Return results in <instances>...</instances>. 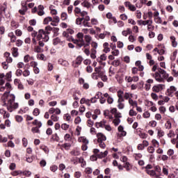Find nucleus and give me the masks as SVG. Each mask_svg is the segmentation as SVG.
<instances>
[{
	"label": "nucleus",
	"instance_id": "28",
	"mask_svg": "<svg viewBox=\"0 0 178 178\" xmlns=\"http://www.w3.org/2000/svg\"><path fill=\"white\" fill-rule=\"evenodd\" d=\"M111 54L113 56H119V54H120L119 49H113Z\"/></svg>",
	"mask_w": 178,
	"mask_h": 178
},
{
	"label": "nucleus",
	"instance_id": "5",
	"mask_svg": "<svg viewBox=\"0 0 178 178\" xmlns=\"http://www.w3.org/2000/svg\"><path fill=\"white\" fill-rule=\"evenodd\" d=\"M152 76L154 77L156 81H158L159 83H162V81H163V77H162V75H161L158 72L152 74Z\"/></svg>",
	"mask_w": 178,
	"mask_h": 178
},
{
	"label": "nucleus",
	"instance_id": "22",
	"mask_svg": "<svg viewBox=\"0 0 178 178\" xmlns=\"http://www.w3.org/2000/svg\"><path fill=\"white\" fill-rule=\"evenodd\" d=\"M52 19H53L52 17H47L44 19L43 24H48V23H49V22H52Z\"/></svg>",
	"mask_w": 178,
	"mask_h": 178
},
{
	"label": "nucleus",
	"instance_id": "63",
	"mask_svg": "<svg viewBox=\"0 0 178 178\" xmlns=\"http://www.w3.org/2000/svg\"><path fill=\"white\" fill-rule=\"evenodd\" d=\"M120 17L121 20H127V15L126 14H121Z\"/></svg>",
	"mask_w": 178,
	"mask_h": 178
},
{
	"label": "nucleus",
	"instance_id": "9",
	"mask_svg": "<svg viewBox=\"0 0 178 178\" xmlns=\"http://www.w3.org/2000/svg\"><path fill=\"white\" fill-rule=\"evenodd\" d=\"M44 6L42 5H39L38 6V16H44V15H45V12H44Z\"/></svg>",
	"mask_w": 178,
	"mask_h": 178
},
{
	"label": "nucleus",
	"instance_id": "55",
	"mask_svg": "<svg viewBox=\"0 0 178 178\" xmlns=\"http://www.w3.org/2000/svg\"><path fill=\"white\" fill-rule=\"evenodd\" d=\"M102 96V92H97V94L95 96V98L96 99H99L101 98V97Z\"/></svg>",
	"mask_w": 178,
	"mask_h": 178
},
{
	"label": "nucleus",
	"instance_id": "15",
	"mask_svg": "<svg viewBox=\"0 0 178 178\" xmlns=\"http://www.w3.org/2000/svg\"><path fill=\"white\" fill-rule=\"evenodd\" d=\"M83 21H84V17H78L76 18L75 23L78 26H81V23H83Z\"/></svg>",
	"mask_w": 178,
	"mask_h": 178
},
{
	"label": "nucleus",
	"instance_id": "33",
	"mask_svg": "<svg viewBox=\"0 0 178 178\" xmlns=\"http://www.w3.org/2000/svg\"><path fill=\"white\" fill-rule=\"evenodd\" d=\"M65 141H70L72 140V136H70V134H66L64 136Z\"/></svg>",
	"mask_w": 178,
	"mask_h": 178
},
{
	"label": "nucleus",
	"instance_id": "56",
	"mask_svg": "<svg viewBox=\"0 0 178 178\" xmlns=\"http://www.w3.org/2000/svg\"><path fill=\"white\" fill-rule=\"evenodd\" d=\"M76 37L80 41H81V40H83V37H84V35L83 34V33H78Z\"/></svg>",
	"mask_w": 178,
	"mask_h": 178
},
{
	"label": "nucleus",
	"instance_id": "53",
	"mask_svg": "<svg viewBox=\"0 0 178 178\" xmlns=\"http://www.w3.org/2000/svg\"><path fill=\"white\" fill-rule=\"evenodd\" d=\"M42 51V49L40 46H36L35 47V52H37L38 54H40Z\"/></svg>",
	"mask_w": 178,
	"mask_h": 178
},
{
	"label": "nucleus",
	"instance_id": "32",
	"mask_svg": "<svg viewBox=\"0 0 178 178\" xmlns=\"http://www.w3.org/2000/svg\"><path fill=\"white\" fill-rule=\"evenodd\" d=\"M22 74L24 77H29V76H30V71L29 70H25L22 72Z\"/></svg>",
	"mask_w": 178,
	"mask_h": 178
},
{
	"label": "nucleus",
	"instance_id": "13",
	"mask_svg": "<svg viewBox=\"0 0 178 178\" xmlns=\"http://www.w3.org/2000/svg\"><path fill=\"white\" fill-rule=\"evenodd\" d=\"M71 155L74 156H79L80 155V150L78 149H75L70 152Z\"/></svg>",
	"mask_w": 178,
	"mask_h": 178
},
{
	"label": "nucleus",
	"instance_id": "49",
	"mask_svg": "<svg viewBox=\"0 0 178 178\" xmlns=\"http://www.w3.org/2000/svg\"><path fill=\"white\" fill-rule=\"evenodd\" d=\"M86 173H87V175H91V173H92V168H86L85 170Z\"/></svg>",
	"mask_w": 178,
	"mask_h": 178
},
{
	"label": "nucleus",
	"instance_id": "46",
	"mask_svg": "<svg viewBox=\"0 0 178 178\" xmlns=\"http://www.w3.org/2000/svg\"><path fill=\"white\" fill-rule=\"evenodd\" d=\"M15 119L19 123L23 122V117L22 115H16Z\"/></svg>",
	"mask_w": 178,
	"mask_h": 178
},
{
	"label": "nucleus",
	"instance_id": "18",
	"mask_svg": "<svg viewBox=\"0 0 178 178\" xmlns=\"http://www.w3.org/2000/svg\"><path fill=\"white\" fill-rule=\"evenodd\" d=\"M83 46H84V39H81V40H79V42L76 44V48H78V49H80V48H81Z\"/></svg>",
	"mask_w": 178,
	"mask_h": 178
},
{
	"label": "nucleus",
	"instance_id": "21",
	"mask_svg": "<svg viewBox=\"0 0 178 178\" xmlns=\"http://www.w3.org/2000/svg\"><path fill=\"white\" fill-rule=\"evenodd\" d=\"M162 85H159V86H154L153 87V91H154V92H159V91H161V87Z\"/></svg>",
	"mask_w": 178,
	"mask_h": 178
},
{
	"label": "nucleus",
	"instance_id": "44",
	"mask_svg": "<svg viewBox=\"0 0 178 178\" xmlns=\"http://www.w3.org/2000/svg\"><path fill=\"white\" fill-rule=\"evenodd\" d=\"M123 102H118V109H123L124 108V104L122 103Z\"/></svg>",
	"mask_w": 178,
	"mask_h": 178
},
{
	"label": "nucleus",
	"instance_id": "17",
	"mask_svg": "<svg viewBox=\"0 0 178 178\" xmlns=\"http://www.w3.org/2000/svg\"><path fill=\"white\" fill-rule=\"evenodd\" d=\"M129 104L131 106H136V107L138 106L137 101H134L133 99H131V98H129Z\"/></svg>",
	"mask_w": 178,
	"mask_h": 178
},
{
	"label": "nucleus",
	"instance_id": "48",
	"mask_svg": "<svg viewBox=\"0 0 178 178\" xmlns=\"http://www.w3.org/2000/svg\"><path fill=\"white\" fill-rule=\"evenodd\" d=\"M60 17H61V19H62V20H66V19H67V13H62Z\"/></svg>",
	"mask_w": 178,
	"mask_h": 178
},
{
	"label": "nucleus",
	"instance_id": "29",
	"mask_svg": "<svg viewBox=\"0 0 178 178\" xmlns=\"http://www.w3.org/2000/svg\"><path fill=\"white\" fill-rule=\"evenodd\" d=\"M143 26H147V24H152V19L146 20V21H142Z\"/></svg>",
	"mask_w": 178,
	"mask_h": 178
},
{
	"label": "nucleus",
	"instance_id": "45",
	"mask_svg": "<svg viewBox=\"0 0 178 178\" xmlns=\"http://www.w3.org/2000/svg\"><path fill=\"white\" fill-rule=\"evenodd\" d=\"M113 123H114L115 126H119L120 124V119L117 118L113 120Z\"/></svg>",
	"mask_w": 178,
	"mask_h": 178
},
{
	"label": "nucleus",
	"instance_id": "1",
	"mask_svg": "<svg viewBox=\"0 0 178 178\" xmlns=\"http://www.w3.org/2000/svg\"><path fill=\"white\" fill-rule=\"evenodd\" d=\"M16 97L15 95H9L8 92H4L1 97V101L3 102V106H7L9 112H13V109H17L19 108V103H14Z\"/></svg>",
	"mask_w": 178,
	"mask_h": 178
},
{
	"label": "nucleus",
	"instance_id": "2",
	"mask_svg": "<svg viewBox=\"0 0 178 178\" xmlns=\"http://www.w3.org/2000/svg\"><path fill=\"white\" fill-rule=\"evenodd\" d=\"M49 31H52V27L50 26H47L45 27V31L44 29H40L38 31V35L37 36V40L43 39L44 42H47L49 40V34L51 33Z\"/></svg>",
	"mask_w": 178,
	"mask_h": 178
},
{
	"label": "nucleus",
	"instance_id": "52",
	"mask_svg": "<svg viewBox=\"0 0 178 178\" xmlns=\"http://www.w3.org/2000/svg\"><path fill=\"white\" fill-rule=\"evenodd\" d=\"M31 131L33 134H35V133H40V129L38 128V127H33L31 129Z\"/></svg>",
	"mask_w": 178,
	"mask_h": 178
},
{
	"label": "nucleus",
	"instance_id": "11",
	"mask_svg": "<svg viewBox=\"0 0 178 178\" xmlns=\"http://www.w3.org/2000/svg\"><path fill=\"white\" fill-rule=\"evenodd\" d=\"M63 42H65V41H62L60 40V38H56L55 39L53 40V44L54 45H58V44H63Z\"/></svg>",
	"mask_w": 178,
	"mask_h": 178
},
{
	"label": "nucleus",
	"instance_id": "7",
	"mask_svg": "<svg viewBox=\"0 0 178 178\" xmlns=\"http://www.w3.org/2000/svg\"><path fill=\"white\" fill-rule=\"evenodd\" d=\"M157 70H158V72L159 73V74H161L163 79H168V77H169V74L166 73V71H165L164 70L161 68H158Z\"/></svg>",
	"mask_w": 178,
	"mask_h": 178
},
{
	"label": "nucleus",
	"instance_id": "25",
	"mask_svg": "<svg viewBox=\"0 0 178 178\" xmlns=\"http://www.w3.org/2000/svg\"><path fill=\"white\" fill-rule=\"evenodd\" d=\"M81 6H83L84 8H87L88 9L91 7V4L87 1H83L81 3Z\"/></svg>",
	"mask_w": 178,
	"mask_h": 178
},
{
	"label": "nucleus",
	"instance_id": "54",
	"mask_svg": "<svg viewBox=\"0 0 178 178\" xmlns=\"http://www.w3.org/2000/svg\"><path fill=\"white\" fill-rule=\"evenodd\" d=\"M125 80L127 83H131V81H133V77L131 76H125Z\"/></svg>",
	"mask_w": 178,
	"mask_h": 178
},
{
	"label": "nucleus",
	"instance_id": "3",
	"mask_svg": "<svg viewBox=\"0 0 178 178\" xmlns=\"http://www.w3.org/2000/svg\"><path fill=\"white\" fill-rule=\"evenodd\" d=\"M177 91V88L175 87L174 86H172L167 90V95L168 97H173L175 95V92Z\"/></svg>",
	"mask_w": 178,
	"mask_h": 178
},
{
	"label": "nucleus",
	"instance_id": "30",
	"mask_svg": "<svg viewBox=\"0 0 178 178\" xmlns=\"http://www.w3.org/2000/svg\"><path fill=\"white\" fill-rule=\"evenodd\" d=\"M63 148H65L67 151L69 150L70 147H72V145L70 143H65L62 145Z\"/></svg>",
	"mask_w": 178,
	"mask_h": 178
},
{
	"label": "nucleus",
	"instance_id": "41",
	"mask_svg": "<svg viewBox=\"0 0 178 178\" xmlns=\"http://www.w3.org/2000/svg\"><path fill=\"white\" fill-rule=\"evenodd\" d=\"M71 162H72V163H74V165H77V163H79V159H77V157H73L71 159Z\"/></svg>",
	"mask_w": 178,
	"mask_h": 178
},
{
	"label": "nucleus",
	"instance_id": "58",
	"mask_svg": "<svg viewBox=\"0 0 178 178\" xmlns=\"http://www.w3.org/2000/svg\"><path fill=\"white\" fill-rule=\"evenodd\" d=\"M30 26H35L37 24V21L35 19H31L29 21Z\"/></svg>",
	"mask_w": 178,
	"mask_h": 178
},
{
	"label": "nucleus",
	"instance_id": "60",
	"mask_svg": "<svg viewBox=\"0 0 178 178\" xmlns=\"http://www.w3.org/2000/svg\"><path fill=\"white\" fill-rule=\"evenodd\" d=\"M86 72L88 73H92V67H91L90 65H88L86 67Z\"/></svg>",
	"mask_w": 178,
	"mask_h": 178
},
{
	"label": "nucleus",
	"instance_id": "42",
	"mask_svg": "<svg viewBox=\"0 0 178 178\" xmlns=\"http://www.w3.org/2000/svg\"><path fill=\"white\" fill-rule=\"evenodd\" d=\"M33 115H34V116H38V115H40V109L38 108H35L33 110Z\"/></svg>",
	"mask_w": 178,
	"mask_h": 178
},
{
	"label": "nucleus",
	"instance_id": "37",
	"mask_svg": "<svg viewBox=\"0 0 178 178\" xmlns=\"http://www.w3.org/2000/svg\"><path fill=\"white\" fill-rule=\"evenodd\" d=\"M157 134L159 137H163V136H165V132L161 129H158Z\"/></svg>",
	"mask_w": 178,
	"mask_h": 178
},
{
	"label": "nucleus",
	"instance_id": "43",
	"mask_svg": "<svg viewBox=\"0 0 178 178\" xmlns=\"http://www.w3.org/2000/svg\"><path fill=\"white\" fill-rule=\"evenodd\" d=\"M149 126H151V127H156L157 123H156V121L152 120L149 122Z\"/></svg>",
	"mask_w": 178,
	"mask_h": 178
},
{
	"label": "nucleus",
	"instance_id": "24",
	"mask_svg": "<svg viewBox=\"0 0 178 178\" xmlns=\"http://www.w3.org/2000/svg\"><path fill=\"white\" fill-rule=\"evenodd\" d=\"M84 38H85L86 42H90L91 43L92 38H91V36L90 35H86Z\"/></svg>",
	"mask_w": 178,
	"mask_h": 178
},
{
	"label": "nucleus",
	"instance_id": "50",
	"mask_svg": "<svg viewBox=\"0 0 178 178\" xmlns=\"http://www.w3.org/2000/svg\"><path fill=\"white\" fill-rule=\"evenodd\" d=\"M22 171L21 170H16L12 172L13 176H18V175H22Z\"/></svg>",
	"mask_w": 178,
	"mask_h": 178
},
{
	"label": "nucleus",
	"instance_id": "10",
	"mask_svg": "<svg viewBox=\"0 0 178 178\" xmlns=\"http://www.w3.org/2000/svg\"><path fill=\"white\" fill-rule=\"evenodd\" d=\"M5 126H6L7 127H10V121L9 120H6L5 121V124H1V129L3 130H5V129H6V127Z\"/></svg>",
	"mask_w": 178,
	"mask_h": 178
},
{
	"label": "nucleus",
	"instance_id": "39",
	"mask_svg": "<svg viewBox=\"0 0 178 178\" xmlns=\"http://www.w3.org/2000/svg\"><path fill=\"white\" fill-rule=\"evenodd\" d=\"M129 116H137V112L134 111V109H131L129 113Z\"/></svg>",
	"mask_w": 178,
	"mask_h": 178
},
{
	"label": "nucleus",
	"instance_id": "26",
	"mask_svg": "<svg viewBox=\"0 0 178 178\" xmlns=\"http://www.w3.org/2000/svg\"><path fill=\"white\" fill-rule=\"evenodd\" d=\"M50 118L53 122H58L59 120V117L56 116L55 114L51 115Z\"/></svg>",
	"mask_w": 178,
	"mask_h": 178
},
{
	"label": "nucleus",
	"instance_id": "64",
	"mask_svg": "<svg viewBox=\"0 0 178 178\" xmlns=\"http://www.w3.org/2000/svg\"><path fill=\"white\" fill-rule=\"evenodd\" d=\"M124 99H130V93H129V92H125L124 94Z\"/></svg>",
	"mask_w": 178,
	"mask_h": 178
},
{
	"label": "nucleus",
	"instance_id": "12",
	"mask_svg": "<svg viewBox=\"0 0 178 178\" xmlns=\"http://www.w3.org/2000/svg\"><path fill=\"white\" fill-rule=\"evenodd\" d=\"M79 143H83V145H88L89 143L88 139L84 136L79 138Z\"/></svg>",
	"mask_w": 178,
	"mask_h": 178
},
{
	"label": "nucleus",
	"instance_id": "34",
	"mask_svg": "<svg viewBox=\"0 0 178 178\" xmlns=\"http://www.w3.org/2000/svg\"><path fill=\"white\" fill-rule=\"evenodd\" d=\"M120 65V60H115L112 63V65L115 66V67H118Z\"/></svg>",
	"mask_w": 178,
	"mask_h": 178
},
{
	"label": "nucleus",
	"instance_id": "14",
	"mask_svg": "<svg viewBox=\"0 0 178 178\" xmlns=\"http://www.w3.org/2000/svg\"><path fill=\"white\" fill-rule=\"evenodd\" d=\"M170 40L172 41V46L174 48H176V47H177V42H176V38L175 36H170Z\"/></svg>",
	"mask_w": 178,
	"mask_h": 178
},
{
	"label": "nucleus",
	"instance_id": "35",
	"mask_svg": "<svg viewBox=\"0 0 178 178\" xmlns=\"http://www.w3.org/2000/svg\"><path fill=\"white\" fill-rule=\"evenodd\" d=\"M82 24L84 27H91V24L88 21H83Z\"/></svg>",
	"mask_w": 178,
	"mask_h": 178
},
{
	"label": "nucleus",
	"instance_id": "27",
	"mask_svg": "<svg viewBox=\"0 0 178 178\" xmlns=\"http://www.w3.org/2000/svg\"><path fill=\"white\" fill-rule=\"evenodd\" d=\"M40 165L41 168H45V166H47V161H45V159H42L40 161Z\"/></svg>",
	"mask_w": 178,
	"mask_h": 178
},
{
	"label": "nucleus",
	"instance_id": "59",
	"mask_svg": "<svg viewBox=\"0 0 178 178\" xmlns=\"http://www.w3.org/2000/svg\"><path fill=\"white\" fill-rule=\"evenodd\" d=\"M81 122V118L80 117H76L74 120L75 124H79Z\"/></svg>",
	"mask_w": 178,
	"mask_h": 178
},
{
	"label": "nucleus",
	"instance_id": "57",
	"mask_svg": "<svg viewBox=\"0 0 178 178\" xmlns=\"http://www.w3.org/2000/svg\"><path fill=\"white\" fill-rule=\"evenodd\" d=\"M15 34L16 35H17L18 37H21L22 34H23V32H22V31L20 29H17L15 31Z\"/></svg>",
	"mask_w": 178,
	"mask_h": 178
},
{
	"label": "nucleus",
	"instance_id": "20",
	"mask_svg": "<svg viewBox=\"0 0 178 178\" xmlns=\"http://www.w3.org/2000/svg\"><path fill=\"white\" fill-rule=\"evenodd\" d=\"M18 49L17 47L13 48V56L17 58L19 56V53L17 52Z\"/></svg>",
	"mask_w": 178,
	"mask_h": 178
},
{
	"label": "nucleus",
	"instance_id": "8",
	"mask_svg": "<svg viewBox=\"0 0 178 178\" xmlns=\"http://www.w3.org/2000/svg\"><path fill=\"white\" fill-rule=\"evenodd\" d=\"M106 124V120H103L100 122H96L95 127H97V129H99V127H102V129H104Z\"/></svg>",
	"mask_w": 178,
	"mask_h": 178
},
{
	"label": "nucleus",
	"instance_id": "62",
	"mask_svg": "<svg viewBox=\"0 0 178 178\" xmlns=\"http://www.w3.org/2000/svg\"><path fill=\"white\" fill-rule=\"evenodd\" d=\"M38 58H39V59L40 60H46L45 56L42 54L38 55Z\"/></svg>",
	"mask_w": 178,
	"mask_h": 178
},
{
	"label": "nucleus",
	"instance_id": "19",
	"mask_svg": "<svg viewBox=\"0 0 178 178\" xmlns=\"http://www.w3.org/2000/svg\"><path fill=\"white\" fill-rule=\"evenodd\" d=\"M145 172L149 176H155L156 175V172H155V170H145Z\"/></svg>",
	"mask_w": 178,
	"mask_h": 178
},
{
	"label": "nucleus",
	"instance_id": "47",
	"mask_svg": "<svg viewBox=\"0 0 178 178\" xmlns=\"http://www.w3.org/2000/svg\"><path fill=\"white\" fill-rule=\"evenodd\" d=\"M143 118H145V119H148V118H149V116H151V113H149V112L148 111H145L143 115Z\"/></svg>",
	"mask_w": 178,
	"mask_h": 178
},
{
	"label": "nucleus",
	"instance_id": "61",
	"mask_svg": "<svg viewBox=\"0 0 178 178\" xmlns=\"http://www.w3.org/2000/svg\"><path fill=\"white\" fill-rule=\"evenodd\" d=\"M50 170H51V172H56L58 170V167L56 165H51L50 167Z\"/></svg>",
	"mask_w": 178,
	"mask_h": 178
},
{
	"label": "nucleus",
	"instance_id": "23",
	"mask_svg": "<svg viewBox=\"0 0 178 178\" xmlns=\"http://www.w3.org/2000/svg\"><path fill=\"white\" fill-rule=\"evenodd\" d=\"M91 51L92 53L90 54V58L92 59H95V58H97V56H95V54H97V50L92 49Z\"/></svg>",
	"mask_w": 178,
	"mask_h": 178
},
{
	"label": "nucleus",
	"instance_id": "51",
	"mask_svg": "<svg viewBox=\"0 0 178 178\" xmlns=\"http://www.w3.org/2000/svg\"><path fill=\"white\" fill-rule=\"evenodd\" d=\"M92 79L95 80H98V79H99V77L98 76V74H97V72H93L92 74Z\"/></svg>",
	"mask_w": 178,
	"mask_h": 178
},
{
	"label": "nucleus",
	"instance_id": "38",
	"mask_svg": "<svg viewBox=\"0 0 178 178\" xmlns=\"http://www.w3.org/2000/svg\"><path fill=\"white\" fill-rule=\"evenodd\" d=\"M69 127H70V125L66 124V123H64V124H61V129L63 130H67V129H69Z\"/></svg>",
	"mask_w": 178,
	"mask_h": 178
},
{
	"label": "nucleus",
	"instance_id": "31",
	"mask_svg": "<svg viewBox=\"0 0 178 178\" xmlns=\"http://www.w3.org/2000/svg\"><path fill=\"white\" fill-rule=\"evenodd\" d=\"M165 126V129H168V130H169V129H172V122H170V121L168 120L166 122Z\"/></svg>",
	"mask_w": 178,
	"mask_h": 178
},
{
	"label": "nucleus",
	"instance_id": "40",
	"mask_svg": "<svg viewBox=\"0 0 178 178\" xmlns=\"http://www.w3.org/2000/svg\"><path fill=\"white\" fill-rule=\"evenodd\" d=\"M147 151L149 152V154H154V152H155V148H154L152 146H150L147 147Z\"/></svg>",
	"mask_w": 178,
	"mask_h": 178
},
{
	"label": "nucleus",
	"instance_id": "6",
	"mask_svg": "<svg viewBox=\"0 0 178 178\" xmlns=\"http://www.w3.org/2000/svg\"><path fill=\"white\" fill-rule=\"evenodd\" d=\"M97 143H102L104 141H106V136H105V135H104V134L99 133V134H97Z\"/></svg>",
	"mask_w": 178,
	"mask_h": 178
},
{
	"label": "nucleus",
	"instance_id": "16",
	"mask_svg": "<svg viewBox=\"0 0 178 178\" xmlns=\"http://www.w3.org/2000/svg\"><path fill=\"white\" fill-rule=\"evenodd\" d=\"M81 62H83V57L81 56H79L75 60V63L76 65H81Z\"/></svg>",
	"mask_w": 178,
	"mask_h": 178
},
{
	"label": "nucleus",
	"instance_id": "36",
	"mask_svg": "<svg viewBox=\"0 0 178 178\" xmlns=\"http://www.w3.org/2000/svg\"><path fill=\"white\" fill-rule=\"evenodd\" d=\"M15 74H16V76H17V77H20V76H22V74H23V70H22L20 69L17 70Z\"/></svg>",
	"mask_w": 178,
	"mask_h": 178
},
{
	"label": "nucleus",
	"instance_id": "4",
	"mask_svg": "<svg viewBox=\"0 0 178 178\" xmlns=\"http://www.w3.org/2000/svg\"><path fill=\"white\" fill-rule=\"evenodd\" d=\"M117 95H118V102H124V92H123V90H118L117 92Z\"/></svg>",
	"mask_w": 178,
	"mask_h": 178
}]
</instances>
